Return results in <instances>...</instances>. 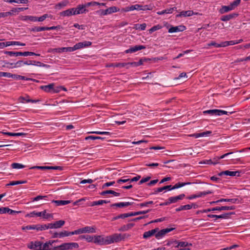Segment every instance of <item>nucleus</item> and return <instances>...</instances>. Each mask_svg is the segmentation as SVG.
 <instances>
[{
    "mask_svg": "<svg viewBox=\"0 0 250 250\" xmlns=\"http://www.w3.org/2000/svg\"><path fill=\"white\" fill-rule=\"evenodd\" d=\"M74 10L76 15L86 13L88 12V10L84 8L83 4L78 5L76 8H74Z\"/></svg>",
    "mask_w": 250,
    "mask_h": 250,
    "instance_id": "nucleus-17",
    "label": "nucleus"
},
{
    "mask_svg": "<svg viewBox=\"0 0 250 250\" xmlns=\"http://www.w3.org/2000/svg\"><path fill=\"white\" fill-rule=\"evenodd\" d=\"M79 239L81 240L85 239L88 242H93L94 238L93 236L89 235H82L79 236Z\"/></svg>",
    "mask_w": 250,
    "mask_h": 250,
    "instance_id": "nucleus-33",
    "label": "nucleus"
},
{
    "mask_svg": "<svg viewBox=\"0 0 250 250\" xmlns=\"http://www.w3.org/2000/svg\"><path fill=\"white\" fill-rule=\"evenodd\" d=\"M36 225H28L26 226H23L21 228V229L24 230H36Z\"/></svg>",
    "mask_w": 250,
    "mask_h": 250,
    "instance_id": "nucleus-43",
    "label": "nucleus"
},
{
    "mask_svg": "<svg viewBox=\"0 0 250 250\" xmlns=\"http://www.w3.org/2000/svg\"><path fill=\"white\" fill-rule=\"evenodd\" d=\"M162 28V26L160 24H157L156 25L153 26L149 30V32L150 33H152V32L158 30Z\"/></svg>",
    "mask_w": 250,
    "mask_h": 250,
    "instance_id": "nucleus-49",
    "label": "nucleus"
},
{
    "mask_svg": "<svg viewBox=\"0 0 250 250\" xmlns=\"http://www.w3.org/2000/svg\"><path fill=\"white\" fill-rule=\"evenodd\" d=\"M231 10H232L231 8L230 5H228V6L223 5V6H222L221 8L219 10V12L220 14H223L227 13Z\"/></svg>",
    "mask_w": 250,
    "mask_h": 250,
    "instance_id": "nucleus-27",
    "label": "nucleus"
},
{
    "mask_svg": "<svg viewBox=\"0 0 250 250\" xmlns=\"http://www.w3.org/2000/svg\"><path fill=\"white\" fill-rule=\"evenodd\" d=\"M65 224V222L63 220H59L53 223V226L54 229H59L63 226Z\"/></svg>",
    "mask_w": 250,
    "mask_h": 250,
    "instance_id": "nucleus-36",
    "label": "nucleus"
},
{
    "mask_svg": "<svg viewBox=\"0 0 250 250\" xmlns=\"http://www.w3.org/2000/svg\"><path fill=\"white\" fill-rule=\"evenodd\" d=\"M191 183L187 182V183H177L174 186H172L170 185L171 190L177 189L181 187H183L186 185H190Z\"/></svg>",
    "mask_w": 250,
    "mask_h": 250,
    "instance_id": "nucleus-26",
    "label": "nucleus"
},
{
    "mask_svg": "<svg viewBox=\"0 0 250 250\" xmlns=\"http://www.w3.org/2000/svg\"><path fill=\"white\" fill-rule=\"evenodd\" d=\"M47 196L38 195L33 198L31 199V202L38 201L42 199H45Z\"/></svg>",
    "mask_w": 250,
    "mask_h": 250,
    "instance_id": "nucleus-55",
    "label": "nucleus"
},
{
    "mask_svg": "<svg viewBox=\"0 0 250 250\" xmlns=\"http://www.w3.org/2000/svg\"><path fill=\"white\" fill-rule=\"evenodd\" d=\"M36 230L37 231H42L43 230L47 229V228L46 227V224L41 225L37 224L36 225Z\"/></svg>",
    "mask_w": 250,
    "mask_h": 250,
    "instance_id": "nucleus-47",
    "label": "nucleus"
},
{
    "mask_svg": "<svg viewBox=\"0 0 250 250\" xmlns=\"http://www.w3.org/2000/svg\"><path fill=\"white\" fill-rule=\"evenodd\" d=\"M164 190H171L170 185H167V186H164L163 187L158 188L154 190L153 194H156L158 192H162Z\"/></svg>",
    "mask_w": 250,
    "mask_h": 250,
    "instance_id": "nucleus-29",
    "label": "nucleus"
},
{
    "mask_svg": "<svg viewBox=\"0 0 250 250\" xmlns=\"http://www.w3.org/2000/svg\"><path fill=\"white\" fill-rule=\"evenodd\" d=\"M186 29V27L184 25H180L177 26H172L168 29V32L175 33L181 31H183Z\"/></svg>",
    "mask_w": 250,
    "mask_h": 250,
    "instance_id": "nucleus-16",
    "label": "nucleus"
},
{
    "mask_svg": "<svg viewBox=\"0 0 250 250\" xmlns=\"http://www.w3.org/2000/svg\"><path fill=\"white\" fill-rule=\"evenodd\" d=\"M48 17H49V16L47 14H44L40 17H36V21H42Z\"/></svg>",
    "mask_w": 250,
    "mask_h": 250,
    "instance_id": "nucleus-64",
    "label": "nucleus"
},
{
    "mask_svg": "<svg viewBox=\"0 0 250 250\" xmlns=\"http://www.w3.org/2000/svg\"><path fill=\"white\" fill-rule=\"evenodd\" d=\"M185 196V195L184 194H181L178 196L170 197L168 198V199L170 204L175 203L180 200H183Z\"/></svg>",
    "mask_w": 250,
    "mask_h": 250,
    "instance_id": "nucleus-15",
    "label": "nucleus"
},
{
    "mask_svg": "<svg viewBox=\"0 0 250 250\" xmlns=\"http://www.w3.org/2000/svg\"><path fill=\"white\" fill-rule=\"evenodd\" d=\"M108 244L116 243L121 241L123 238L121 234L115 233L112 235L107 236Z\"/></svg>",
    "mask_w": 250,
    "mask_h": 250,
    "instance_id": "nucleus-3",
    "label": "nucleus"
},
{
    "mask_svg": "<svg viewBox=\"0 0 250 250\" xmlns=\"http://www.w3.org/2000/svg\"><path fill=\"white\" fill-rule=\"evenodd\" d=\"M238 15V14L236 13H232L227 15L223 16L221 17L220 20L223 21H227L232 19H234L237 17Z\"/></svg>",
    "mask_w": 250,
    "mask_h": 250,
    "instance_id": "nucleus-18",
    "label": "nucleus"
},
{
    "mask_svg": "<svg viewBox=\"0 0 250 250\" xmlns=\"http://www.w3.org/2000/svg\"><path fill=\"white\" fill-rule=\"evenodd\" d=\"M194 14V13L192 10H188V11H183L181 12L179 14L176 15V17H190Z\"/></svg>",
    "mask_w": 250,
    "mask_h": 250,
    "instance_id": "nucleus-20",
    "label": "nucleus"
},
{
    "mask_svg": "<svg viewBox=\"0 0 250 250\" xmlns=\"http://www.w3.org/2000/svg\"><path fill=\"white\" fill-rule=\"evenodd\" d=\"M42 215V211L36 212V211H33L25 215L26 217H33L35 216L40 217Z\"/></svg>",
    "mask_w": 250,
    "mask_h": 250,
    "instance_id": "nucleus-34",
    "label": "nucleus"
},
{
    "mask_svg": "<svg viewBox=\"0 0 250 250\" xmlns=\"http://www.w3.org/2000/svg\"><path fill=\"white\" fill-rule=\"evenodd\" d=\"M128 217H129V213L121 214L119 215L113 217L112 219V221H115L120 218L124 219Z\"/></svg>",
    "mask_w": 250,
    "mask_h": 250,
    "instance_id": "nucleus-38",
    "label": "nucleus"
},
{
    "mask_svg": "<svg viewBox=\"0 0 250 250\" xmlns=\"http://www.w3.org/2000/svg\"><path fill=\"white\" fill-rule=\"evenodd\" d=\"M108 194H112L114 195L115 196H119L120 195V193L115 192L112 190H107L103 191L100 193L101 195H105Z\"/></svg>",
    "mask_w": 250,
    "mask_h": 250,
    "instance_id": "nucleus-32",
    "label": "nucleus"
},
{
    "mask_svg": "<svg viewBox=\"0 0 250 250\" xmlns=\"http://www.w3.org/2000/svg\"><path fill=\"white\" fill-rule=\"evenodd\" d=\"M213 192L210 190L205 191L203 192H199L196 194L191 195L188 196L187 198L189 200L193 199L196 198H199L203 196H205L207 194H211Z\"/></svg>",
    "mask_w": 250,
    "mask_h": 250,
    "instance_id": "nucleus-9",
    "label": "nucleus"
},
{
    "mask_svg": "<svg viewBox=\"0 0 250 250\" xmlns=\"http://www.w3.org/2000/svg\"><path fill=\"white\" fill-rule=\"evenodd\" d=\"M191 209V207H190V205H186L183 206H181L178 208H176V211L177 212L183 210H189Z\"/></svg>",
    "mask_w": 250,
    "mask_h": 250,
    "instance_id": "nucleus-41",
    "label": "nucleus"
},
{
    "mask_svg": "<svg viewBox=\"0 0 250 250\" xmlns=\"http://www.w3.org/2000/svg\"><path fill=\"white\" fill-rule=\"evenodd\" d=\"M233 113V112H227L225 110L218 109V116H220L224 114L229 115Z\"/></svg>",
    "mask_w": 250,
    "mask_h": 250,
    "instance_id": "nucleus-61",
    "label": "nucleus"
},
{
    "mask_svg": "<svg viewBox=\"0 0 250 250\" xmlns=\"http://www.w3.org/2000/svg\"><path fill=\"white\" fill-rule=\"evenodd\" d=\"M159 230L158 228H155L154 229H151L150 230L145 232L143 234V238L145 239H147L149 238L150 237L155 235V234Z\"/></svg>",
    "mask_w": 250,
    "mask_h": 250,
    "instance_id": "nucleus-19",
    "label": "nucleus"
},
{
    "mask_svg": "<svg viewBox=\"0 0 250 250\" xmlns=\"http://www.w3.org/2000/svg\"><path fill=\"white\" fill-rule=\"evenodd\" d=\"M5 54L8 55L10 57H18L19 56V52H13V51H4Z\"/></svg>",
    "mask_w": 250,
    "mask_h": 250,
    "instance_id": "nucleus-46",
    "label": "nucleus"
},
{
    "mask_svg": "<svg viewBox=\"0 0 250 250\" xmlns=\"http://www.w3.org/2000/svg\"><path fill=\"white\" fill-rule=\"evenodd\" d=\"M90 133L100 134V135H110V133L107 131H94L90 132Z\"/></svg>",
    "mask_w": 250,
    "mask_h": 250,
    "instance_id": "nucleus-58",
    "label": "nucleus"
},
{
    "mask_svg": "<svg viewBox=\"0 0 250 250\" xmlns=\"http://www.w3.org/2000/svg\"><path fill=\"white\" fill-rule=\"evenodd\" d=\"M204 114H208L210 116H218V109H210L203 112Z\"/></svg>",
    "mask_w": 250,
    "mask_h": 250,
    "instance_id": "nucleus-30",
    "label": "nucleus"
},
{
    "mask_svg": "<svg viewBox=\"0 0 250 250\" xmlns=\"http://www.w3.org/2000/svg\"><path fill=\"white\" fill-rule=\"evenodd\" d=\"M4 134H6L11 136H21L25 135V133L19 132V133H12V132H5Z\"/></svg>",
    "mask_w": 250,
    "mask_h": 250,
    "instance_id": "nucleus-52",
    "label": "nucleus"
},
{
    "mask_svg": "<svg viewBox=\"0 0 250 250\" xmlns=\"http://www.w3.org/2000/svg\"><path fill=\"white\" fill-rule=\"evenodd\" d=\"M33 54H35L34 52H29V51H25V52H19V56H32L33 55Z\"/></svg>",
    "mask_w": 250,
    "mask_h": 250,
    "instance_id": "nucleus-60",
    "label": "nucleus"
},
{
    "mask_svg": "<svg viewBox=\"0 0 250 250\" xmlns=\"http://www.w3.org/2000/svg\"><path fill=\"white\" fill-rule=\"evenodd\" d=\"M111 66H112L113 67H119V68H122V67H125L127 68V63H125V62L114 63L112 64Z\"/></svg>",
    "mask_w": 250,
    "mask_h": 250,
    "instance_id": "nucleus-44",
    "label": "nucleus"
},
{
    "mask_svg": "<svg viewBox=\"0 0 250 250\" xmlns=\"http://www.w3.org/2000/svg\"><path fill=\"white\" fill-rule=\"evenodd\" d=\"M104 202H105V200H100L99 201H94L91 203L90 206L93 207L97 205H102L104 204Z\"/></svg>",
    "mask_w": 250,
    "mask_h": 250,
    "instance_id": "nucleus-57",
    "label": "nucleus"
},
{
    "mask_svg": "<svg viewBox=\"0 0 250 250\" xmlns=\"http://www.w3.org/2000/svg\"><path fill=\"white\" fill-rule=\"evenodd\" d=\"M36 17L33 16H23L21 18V20L23 21H36Z\"/></svg>",
    "mask_w": 250,
    "mask_h": 250,
    "instance_id": "nucleus-37",
    "label": "nucleus"
},
{
    "mask_svg": "<svg viewBox=\"0 0 250 250\" xmlns=\"http://www.w3.org/2000/svg\"><path fill=\"white\" fill-rule=\"evenodd\" d=\"M175 229L173 228H166L160 230H158L155 234V236L157 239L163 238L167 233L172 231Z\"/></svg>",
    "mask_w": 250,
    "mask_h": 250,
    "instance_id": "nucleus-4",
    "label": "nucleus"
},
{
    "mask_svg": "<svg viewBox=\"0 0 250 250\" xmlns=\"http://www.w3.org/2000/svg\"><path fill=\"white\" fill-rule=\"evenodd\" d=\"M145 48H146V46H145L144 45H135L134 46L131 47L129 49L125 50V53L126 54L132 53L135 52L137 51H139V50H142L143 49H145Z\"/></svg>",
    "mask_w": 250,
    "mask_h": 250,
    "instance_id": "nucleus-10",
    "label": "nucleus"
},
{
    "mask_svg": "<svg viewBox=\"0 0 250 250\" xmlns=\"http://www.w3.org/2000/svg\"><path fill=\"white\" fill-rule=\"evenodd\" d=\"M30 31L32 32H41L46 30V27H37L35 26L29 29Z\"/></svg>",
    "mask_w": 250,
    "mask_h": 250,
    "instance_id": "nucleus-42",
    "label": "nucleus"
},
{
    "mask_svg": "<svg viewBox=\"0 0 250 250\" xmlns=\"http://www.w3.org/2000/svg\"><path fill=\"white\" fill-rule=\"evenodd\" d=\"M54 84L52 83L48 85L41 86L40 88L46 92H50L51 91H53L55 93L59 92L60 90L54 89Z\"/></svg>",
    "mask_w": 250,
    "mask_h": 250,
    "instance_id": "nucleus-8",
    "label": "nucleus"
},
{
    "mask_svg": "<svg viewBox=\"0 0 250 250\" xmlns=\"http://www.w3.org/2000/svg\"><path fill=\"white\" fill-rule=\"evenodd\" d=\"M4 65H2V67H6L9 68H18L24 65L23 61H19L16 63H10L7 62H4Z\"/></svg>",
    "mask_w": 250,
    "mask_h": 250,
    "instance_id": "nucleus-5",
    "label": "nucleus"
},
{
    "mask_svg": "<svg viewBox=\"0 0 250 250\" xmlns=\"http://www.w3.org/2000/svg\"><path fill=\"white\" fill-rule=\"evenodd\" d=\"M233 113V112H227L225 110L218 109V116H220L224 114L229 115Z\"/></svg>",
    "mask_w": 250,
    "mask_h": 250,
    "instance_id": "nucleus-62",
    "label": "nucleus"
},
{
    "mask_svg": "<svg viewBox=\"0 0 250 250\" xmlns=\"http://www.w3.org/2000/svg\"><path fill=\"white\" fill-rule=\"evenodd\" d=\"M153 204V202L152 201H150L146 202L144 203H142L139 204H138V206L141 208H143L144 207H148L149 206V205H151Z\"/></svg>",
    "mask_w": 250,
    "mask_h": 250,
    "instance_id": "nucleus-59",
    "label": "nucleus"
},
{
    "mask_svg": "<svg viewBox=\"0 0 250 250\" xmlns=\"http://www.w3.org/2000/svg\"><path fill=\"white\" fill-rule=\"evenodd\" d=\"M44 219H47L49 218H53V214L50 213H46V210H43L42 211V215Z\"/></svg>",
    "mask_w": 250,
    "mask_h": 250,
    "instance_id": "nucleus-53",
    "label": "nucleus"
},
{
    "mask_svg": "<svg viewBox=\"0 0 250 250\" xmlns=\"http://www.w3.org/2000/svg\"><path fill=\"white\" fill-rule=\"evenodd\" d=\"M50 166H33L31 167L30 169H38L41 170L50 169Z\"/></svg>",
    "mask_w": 250,
    "mask_h": 250,
    "instance_id": "nucleus-54",
    "label": "nucleus"
},
{
    "mask_svg": "<svg viewBox=\"0 0 250 250\" xmlns=\"http://www.w3.org/2000/svg\"><path fill=\"white\" fill-rule=\"evenodd\" d=\"M75 12L74 8H72L61 12L60 15L62 17H69L72 15H76Z\"/></svg>",
    "mask_w": 250,
    "mask_h": 250,
    "instance_id": "nucleus-14",
    "label": "nucleus"
},
{
    "mask_svg": "<svg viewBox=\"0 0 250 250\" xmlns=\"http://www.w3.org/2000/svg\"><path fill=\"white\" fill-rule=\"evenodd\" d=\"M120 9L116 6H111L105 9L106 15H109L119 11Z\"/></svg>",
    "mask_w": 250,
    "mask_h": 250,
    "instance_id": "nucleus-28",
    "label": "nucleus"
},
{
    "mask_svg": "<svg viewBox=\"0 0 250 250\" xmlns=\"http://www.w3.org/2000/svg\"><path fill=\"white\" fill-rule=\"evenodd\" d=\"M235 209V207L234 206H222V207H216L211 208H208L207 209H203L201 211L203 213H207L208 212L215 211V210H234Z\"/></svg>",
    "mask_w": 250,
    "mask_h": 250,
    "instance_id": "nucleus-2",
    "label": "nucleus"
},
{
    "mask_svg": "<svg viewBox=\"0 0 250 250\" xmlns=\"http://www.w3.org/2000/svg\"><path fill=\"white\" fill-rule=\"evenodd\" d=\"M175 246L174 247L176 248H178L179 247H182L184 248H186L188 246H191L192 244L189 243L186 241H174Z\"/></svg>",
    "mask_w": 250,
    "mask_h": 250,
    "instance_id": "nucleus-12",
    "label": "nucleus"
},
{
    "mask_svg": "<svg viewBox=\"0 0 250 250\" xmlns=\"http://www.w3.org/2000/svg\"><path fill=\"white\" fill-rule=\"evenodd\" d=\"M235 213L234 212H231L229 213H224L221 215H214V214H208V217L209 218H215V221L217 219H227L229 218V216L231 214H234Z\"/></svg>",
    "mask_w": 250,
    "mask_h": 250,
    "instance_id": "nucleus-6",
    "label": "nucleus"
},
{
    "mask_svg": "<svg viewBox=\"0 0 250 250\" xmlns=\"http://www.w3.org/2000/svg\"><path fill=\"white\" fill-rule=\"evenodd\" d=\"M83 233L86 232L94 233L95 232V229L93 227H85L83 228Z\"/></svg>",
    "mask_w": 250,
    "mask_h": 250,
    "instance_id": "nucleus-39",
    "label": "nucleus"
},
{
    "mask_svg": "<svg viewBox=\"0 0 250 250\" xmlns=\"http://www.w3.org/2000/svg\"><path fill=\"white\" fill-rule=\"evenodd\" d=\"M146 26V23L135 24V28L136 29H140L141 30H145Z\"/></svg>",
    "mask_w": 250,
    "mask_h": 250,
    "instance_id": "nucleus-50",
    "label": "nucleus"
},
{
    "mask_svg": "<svg viewBox=\"0 0 250 250\" xmlns=\"http://www.w3.org/2000/svg\"><path fill=\"white\" fill-rule=\"evenodd\" d=\"M11 167L14 169H21L25 167V166L20 163H14L11 164Z\"/></svg>",
    "mask_w": 250,
    "mask_h": 250,
    "instance_id": "nucleus-40",
    "label": "nucleus"
},
{
    "mask_svg": "<svg viewBox=\"0 0 250 250\" xmlns=\"http://www.w3.org/2000/svg\"><path fill=\"white\" fill-rule=\"evenodd\" d=\"M129 180L130 179L128 178V176H124L122 178L118 179L117 182L118 184H120L121 183L129 182Z\"/></svg>",
    "mask_w": 250,
    "mask_h": 250,
    "instance_id": "nucleus-56",
    "label": "nucleus"
},
{
    "mask_svg": "<svg viewBox=\"0 0 250 250\" xmlns=\"http://www.w3.org/2000/svg\"><path fill=\"white\" fill-rule=\"evenodd\" d=\"M52 203H55L56 206H64L65 205L68 204L70 203V201L69 200H52Z\"/></svg>",
    "mask_w": 250,
    "mask_h": 250,
    "instance_id": "nucleus-25",
    "label": "nucleus"
},
{
    "mask_svg": "<svg viewBox=\"0 0 250 250\" xmlns=\"http://www.w3.org/2000/svg\"><path fill=\"white\" fill-rule=\"evenodd\" d=\"M133 202H120V203H117L113 204L111 205V207H117L119 208H124L128 206L131 205L133 204Z\"/></svg>",
    "mask_w": 250,
    "mask_h": 250,
    "instance_id": "nucleus-21",
    "label": "nucleus"
},
{
    "mask_svg": "<svg viewBox=\"0 0 250 250\" xmlns=\"http://www.w3.org/2000/svg\"><path fill=\"white\" fill-rule=\"evenodd\" d=\"M78 248L79 245L77 243H64L60 246L55 247L52 250H69Z\"/></svg>",
    "mask_w": 250,
    "mask_h": 250,
    "instance_id": "nucleus-1",
    "label": "nucleus"
},
{
    "mask_svg": "<svg viewBox=\"0 0 250 250\" xmlns=\"http://www.w3.org/2000/svg\"><path fill=\"white\" fill-rule=\"evenodd\" d=\"M223 175L232 176V177H233V176L238 177L240 176V172L238 171H231L226 170V171H222L218 174V175L220 176H222Z\"/></svg>",
    "mask_w": 250,
    "mask_h": 250,
    "instance_id": "nucleus-11",
    "label": "nucleus"
},
{
    "mask_svg": "<svg viewBox=\"0 0 250 250\" xmlns=\"http://www.w3.org/2000/svg\"><path fill=\"white\" fill-rule=\"evenodd\" d=\"M107 236L103 237L101 235L95 236L93 242L99 245H108Z\"/></svg>",
    "mask_w": 250,
    "mask_h": 250,
    "instance_id": "nucleus-7",
    "label": "nucleus"
},
{
    "mask_svg": "<svg viewBox=\"0 0 250 250\" xmlns=\"http://www.w3.org/2000/svg\"><path fill=\"white\" fill-rule=\"evenodd\" d=\"M80 43L82 46V48L90 46L92 44V42L89 41H84L83 42H80Z\"/></svg>",
    "mask_w": 250,
    "mask_h": 250,
    "instance_id": "nucleus-63",
    "label": "nucleus"
},
{
    "mask_svg": "<svg viewBox=\"0 0 250 250\" xmlns=\"http://www.w3.org/2000/svg\"><path fill=\"white\" fill-rule=\"evenodd\" d=\"M229 202L235 204L239 202V200L236 198H232V199H221L219 200H217L216 201L212 202L211 203V204L213 203H217L219 202Z\"/></svg>",
    "mask_w": 250,
    "mask_h": 250,
    "instance_id": "nucleus-23",
    "label": "nucleus"
},
{
    "mask_svg": "<svg viewBox=\"0 0 250 250\" xmlns=\"http://www.w3.org/2000/svg\"><path fill=\"white\" fill-rule=\"evenodd\" d=\"M150 211V209H147L146 210L139 211H137V212H129V217H131V216L138 215L143 214H146V213L149 212Z\"/></svg>",
    "mask_w": 250,
    "mask_h": 250,
    "instance_id": "nucleus-35",
    "label": "nucleus"
},
{
    "mask_svg": "<svg viewBox=\"0 0 250 250\" xmlns=\"http://www.w3.org/2000/svg\"><path fill=\"white\" fill-rule=\"evenodd\" d=\"M59 235H60V238H63L64 237L70 236L71 233H70V232H69V231H68L66 230H64V231L60 232Z\"/></svg>",
    "mask_w": 250,
    "mask_h": 250,
    "instance_id": "nucleus-51",
    "label": "nucleus"
},
{
    "mask_svg": "<svg viewBox=\"0 0 250 250\" xmlns=\"http://www.w3.org/2000/svg\"><path fill=\"white\" fill-rule=\"evenodd\" d=\"M42 244L40 241H35V242H31L28 244L27 247L29 249L36 250L38 249H41Z\"/></svg>",
    "mask_w": 250,
    "mask_h": 250,
    "instance_id": "nucleus-13",
    "label": "nucleus"
},
{
    "mask_svg": "<svg viewBox=\"0 0 250 250\" xmlns=\"http://www.w3.org/2000/svg\"><path fill=\"white\" fill-rule=\"evenodd\" d=\"M134 225L135 224L134 223H128L126 225L123 226L120 229H119L118 230L120 231H125L131 229L134 226Z\"/></svg>",
    "mask_w": 250,
    "mask_h": 250,
    "instance_id": "nucleus-24",
    "label": "nucleus"
},
{
    "mask_svg": "<svg viewBox=\"0 0 250 250\" xmlns=\"http://www.w3.org/2000/svg\"><path fill=\"white\" fill-rule=\"evenodd\" d=\"M134 6L135 7V10H138V11H140V10L145 11V10H147L150 9L147 5H139V4H137L134 5Z\"/></svg>",
    "mask_w": 250,
    "mask_h": 250,
    "instance_id": "nucleus-31",
    "label": "nucleus"
},
{
    "mask_svg": "<svg viewBox=\"0 0 250 250\" xmlns=\"http://www.w3.org/2000/svg\"><path fill=\"white\" fill-rule=\"evenodd\" d=\"M241 0H235L229 4L232 10L234 9L240 3Z\"/></svg>",
    "mask_w": 250,
    "mask_h": 250,
    "instance_id": "nucleus-45",
    "label": "nucleus"
},
{
    "mask_svg": "<svg viewBox=\"0 0 250 250\" xmlns=\"http://www.w3.org/2000/svg\"><path fill=\"white\" fill-rule=\"evenodd\" d=\"M103 140L104 139V138L100 137V136H88L85 137V140Z\"/></svg>",
    "mask_w": 250,
    "mask_h": 250,
    "instance_id": "nucleus-48",
    "label": "nucleus"
},
{
    "mask_svg": "<svg viewBox=\"0 0 250 250\" xmlns=\"http://www.w3.org/2000/svg\"><path fill=\"white\" fill-rule=\"evenodd\" d=\"M177 8L176 7H173L172 8H167L165 10H163L161 11H159L157 13L158 15H161L165 14H171L174 11H176Z\"/></svg>",
    "mask_w": 250,
    "mask_h": 250,
    "instance_id": "nucleus-22",
    "label": "nucleus"
}]
</instances>
